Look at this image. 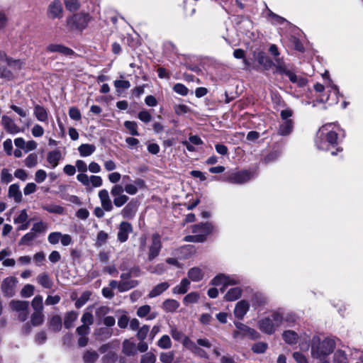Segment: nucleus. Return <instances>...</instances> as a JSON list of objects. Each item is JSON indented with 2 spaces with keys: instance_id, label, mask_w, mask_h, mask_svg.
Instances as JSON below:
<instances>
[{
  "instance_id": "obj_1",
  "label": "nucleus",
  "mask_w": 363,
  "mask_h": 363,
  "mask_svg": "<svg viewBox=\"0 0 363 363\" xmlns=\"http://www.w3.org/2000/svg\"><path fill=\"white\" fill-rule=\"evenodd\" d=\"M311 355L313 358L324 359L330 354L335 348V342L329 337L321 340L318 336H313L311 340Z\"/></svg>"
},
{
  "instance_id": "obj_2",
  "label": "nucleus",
  "mask_w": 363,
  "mask_h": 363,
  "mask_svg": "<svg viewBox=\"0 0 363 363\" xmlns=\"http://www.w3.org/2000/svg\"><path fill=\"white\" fill-rule=\"evenodd\" d=\"M90 19L89 13H77L67 19V24L72 29L82 30L87 26Z\"/></svg>"
},
{
  "instance_id": "obj_3",
  "label": "nucleus",
  "mask_w": 363,
  "mask_h": 363,
  "mask_svg": "<svg viewBox=\"0 0 363 363\" xmlns=\"http://www.w3.org/2000/svg\"><path fill=\"white\" fill-rule=\"evenodd\" d=\"M253 177L251 172L243 170L237 172H231L226 177L225 181L231 184H242L250 181Z\"/></svg>"
},
{
  "instance_id": "obj_4",
  "label": "nucleus",
  "mask_w": 363,
  "mask_h": 363,
  "mask_svg": "<svg viewBox=\"0 0 363 363\" xmlns=\"http://www.w3.org/2000/svg\"><path fill=\"white\" fill-rule=\"evenodd\" d=\"M47 16L50 19H60L63 16V8L60 0H54L48 6Z\"/></svg>"
},
{
  "instance_id": "obj_5",
  "label": "nucleus",
  "mask_w": 363,
  "mask_h": 363,
  "mask_svg": "<svg viewBox=\"0 0 363 363\" xmlns=\"http://www.w3.org/2000/svg\"><path fill=\"white\" fill-rule=\"evenodd\" d=\"M318 137L322 140H325L329 148L330 147H334L337 145V133L332 130L328 131L325 126H323L318 130Z\"/></svg>"
},
{
  "instance_id": "obj_6",
  "label": "nucleus",
  "mask_w": 363,
  "mask_h": 363,
  "mask_svg": "<svg viewBox=\"0 0 363 363\" xmlns=\"http://www.w3.org/2000/svg\"><path fill=\"white\" fill-rule=\"evenodd\" d=\"M139 202L135 199H132L122 209L121 215L125 219H133L138 209Z\"/></svg>"
},
{
  "instance_id": "obj_7",
  "label": "nucleus",
  "mask_w": 363,
  "mask_h": 363,
  "mask_svg": "<svg viewBox=\"0 0 363 363\" xmlns=\"http://www.w3.org/2000/svg\"><path fill=\"white\" fill-rule=\"evenodd\" d=\"M162 248V242L160 236L158 233H155L152 235V245L149 249L148 260L152 261L160 254Z\"/></svg>"
},
{
  "instance_id": "obj_8",
  "label": "nucleus",
  "mask_w": 363,
  "mask_h": 363,
  "mask_svg": "<svg viewBox=\"0 0 363 363\" xmlns=\"http://www.w3.org/2000/svg\"><path fill=\"white\" fill-rule=\"evenodd\" d=\"M133 232L132 225L126 221H123L120 223L118 232L117 234L118 240L121 242H125L128 238V234Z\"/></svg>"
},
{
  "instance_id": "obj_9",
  "label": "nucleus",
  "mask_w": 363,
  "mask_h": 363,
  "mask_svg": "<svg viewBox=\"0 0 363 363\" xmlns=\"http://www.w3.org/2000/svg\"><path fill=\"white\" fill-rule=\"evenodd\" d=\"M16 281V278L13 277H7L3 281L1 289L6 296L11 297L13 296V288Z\"/></svg>"
},
{
  "instance_id": "obj_10",
  "label": "nucleus",
  "mask_w": 363,
  "mask_h": 363,
  "mask_svg": "<svg viewBox=\"0 0 363 363\" xmlns=\"http://www.w3.org/2000/svg\"><path fill=\"white\" fill-rule=\"evenodd\" d=\"M259 328L263 333L271 335L275 332L276 328L272 322V320L267 317L260 320L258 322Z\"/></svg>"
},
{
  "instance_id": "obj_11",
  "label": "nucleus",
  "mask_w": 363,
  "mask_h": 363,
  "mask_svg": "<svg viewBox=\"0 0 363 363\" xmlns=\"http://www.w3.org/2000/svg\"><path fill=\"white\" fill-rule=\"evenodd\" d=\"M213 230V225L211 223H201L199 224L194 225L192 226L193 233H199L200 235H205V238L211 233Z\"/></svg>"
},
{
  "instance_id": "obj_12",
  "label": "nucleus",
  "mask_w": 363,
  "mask_h": 363,
  "mask_svg": "<svg viewBox=\"0 0 363 363\" xmlns=\"http://www.w3.org/2000/svg\"><path fill=\"white\" fill-rule=\"evenodd\" d=\"M47 50L51 52H59L65 56L72 55L74 53L72 49L61 44H50L47 47Z\"/></svg>"
},
{
  "instance_id": "obj_13",
  "label": "nucleus",
  "mask_w": 363,
  "mask_h": 363,
  "mask_svg": "<svg viewBox=\"0 0 363 363\" xmlns=\"http://www.w3.org/2000/svg\"><path fill=\"white\" fill-rule=\"evenodd\" d=\"M257 61L262 66L263 70H269L274 65V62L262 51L257 53Z\"/></svg>"
},
{
  "instance_id": "obj_14",
  "label": "nucleus",
  "mask_w": 363,
  "mask_h": 363,
  "mask_svg": "<svg viewBox=\"0 0 363 363\" xmlns=\"http://www.w3.org/2000/svg\"><path fill=\"white\" fill-rule=\"evenodd\" d=\"M250 308V304L247 301L242 300L239 301L235 308L234 315L238 319H242L245 315L247 313Z\"/></svg>"
},
{
  "instance_id": "obj_15",
  "label": "nucleus",
  "mask_w": 363,
  "mask_h": 363,
  "mask_svg": "<svg viewBox=\"0 0 363 363\" xmlns=\"http://www.w3.org/2000/svg\"><path fill=\"white\" fill-rule=\"evenodd\" d=\"M99 197L103 209L106 211H111L113 209V205L109 198L108 191L106 189L101 190L99 192Z\"/></svg>"
},
{
  "instance_id": "obj_16",
  "label": "nucleus",
  "mask_w": 363,
  "mask_h": 363,
  "mask_svg": "<svg viewBox=\"0 0 363 363\" xmlns=\"http://www.w3.org/2000/svg\"><path fill=\"white\" fill-rule=\"evenodd\" d=\"M2 125L5 130L9 133H17L20 131L19 127H18L13 121L7 116H3L1 119Z\"/></svg>"
},
{
  "instance_id": "obj_17",
  "label": "nucleus",
  "mask_w": 363,
  "mask_h": 363,
  "mask_svg": "<svg viewBox=\"0 0 363 363\" xmlns=\"http://www.w3.org/2000/svg\"><path fill=\"white\" fill-rule=\"evenodd\" d=\"M48 328L54 333H58L62 327V318L59 315H53L48 322Z\"/></svg>"
},
{
  "instance_id": "obj_18",
  "label": "nucleus",
  "mask_w": 363,
  "mask_h": 363,
  "mask_svg": "<svg viewBox=\"0 0 363 363\" xmlns=\"http://www.w3.org/2000/svg\"><path fill=\"white\" fill-rule=\"evenodd\" d=\"M8 196L13 198L16 203H21L22 201V193L19 189L18 184H11L9 188Z\"/></svg>"
},
{
  "instance_id": "obj_19",
  "label": "nucleus",
  "mask_w": 363,
  "mask_h": 363,
  "mask_svg": "<svg viewBox=\"0 0 363 363\" xmlns=\"http://www.w3.org/2000/svg\"><path fill=\"white\" fill-rule=\"evenodd\" d=\"M294 122L292 120L284 121L280 124L278 129V134L283 136L289 135L293 130Z\"/></svg>"
},
{
  "instance_id": "obj_20",
  "label": "nucleus",
  "mask_w": 363,
  "mask_h": 363,
  "mask_svg": "<svg viewBox=\"0 0 363 363\" xmlns=\"http://www.w3.org/2000/svg\"><path fill=\"white\" fill-rule=\"evenodd\" d=\"M10 307L13 311L18 312L28 311L29 302L27 301L12 300L10 302Z\"/></svg>"
},
{
  "instance_id": "obj_21",
  "label": "nucleus",
  "mask_w": 363,
  "mask_h": 363,
  "mask_svg": "<svg viewBox=\"0 0 363 363\" xmlns=\"http://www.w3.org/2000/svg\"><path fill=\"white\" fill-rule=\"evenodd\" d=\"M34 115L41 122H46L48 119L47 110L42 106L36 104L34 106Z\"/></svg>"
},
{
  "instance_id": "obj_22",
  "label": "nucleus",
  "mask_w": 363,
  "mask_h": 363,
  "mask_svg": "<svg viewBox=\"0 0 363 363\" xmlns=\"http://www.w3.org/2000/svg\"><path fill=\"white\" fill-rule=\"evenodd\" d=\"M78 317L77 312L71 311L67 312L65 315L64 318V326L66 329H69L73 326V323L77 320Z\"/></svg>"
},
{
  "instance_id": "obj_23",
  "label": "nucleus",
  "mask_w": 363,
  "mask_h": 363,
  "mask_svg": "<svg viewBox=\"0 0 363 363\" xmlns=\"http://www.w3.org/2000/svg\"><path fill=\"white\" fill-rule=\"evenodd\" d=\"M169 286L168 282H162L157 285H156L149 293L148 296L150 298H153L157 296L162 294L164 291H166Z\"/></svg>"
},
{
  "instance_id": "obj_24",
  "label": "nucleus",
  "mask_w": 363,
  "mask_h": 363,
  "mask_svg": "<svg viewBox=\"0 0 363 363\" xmlns=\"http://www.w3.org/2000/svg\"><path fill=\"white\" fill-rule=\"evenodd\" d=\"M61 159V152L58 150L50 151L48 154L47 160L53 168L57 166Z\"/></svg>"
},
{
  "instance_id": "obj_25",
  "label": "nucleus",
  "mask_w": 363,
  "mask_h": 363,
  "mask_svg": "<svg viewBox=\"0 0 363 363\" xmlns=\"http://www.w3.org/2000/svg\"><path fill=\"white\" fill-rule=\"evenodd\" d=\"M179 307V303L174 299H166L162 303V308L166 312L173 313Z\"/></svg>"
},
{
  "instance_id": "obj_26",
  "label": "nucleus",
  "mask_w": 363,
  "mask_h": 363,
  "mask_svg": "<svg viewBox=\"0 0 363 363\" xmlns=\"http://www.w3.org/2000/svg\"><path fill=\"white\" fill-rule=\"evenodd\" d=\"M122 352L127 356H133L136 353L135 344L128 340H125L123 342Z\"/></svg>"
},
{
  "instance_id": "obj_27",
  "label": "nucleus",
  "mask_w": 363,
  "mask_h": 363,
  "mask_svg": "<svg viewBox=\"0 0 363 363\" xmlns=\"http://www.w3.org/2000/svg\"><path fill=\"white\" fill-rule=\"evenodd\" d=\"M189 285L190 281L188 279L184 278L182 280L180 285L176 286L172 289V292L174 294H184L188 291Z\"/></svg>"
},
{
  "instance_id": "obj_28",
  "label": "nucleus",
  "mask_w": 363,
  "mask_h": 363,
  "mask_svg": "<svg viewBox=\"0 0 363 363\" xmlns=\"http://www.w3.org/2000/svg\"><path fill=\"white\" fill-rule=\"evenodd\" d=\"M282 337L287 344L293 345L297 342L298 335L293 330H286L283 333Z\"/></svg>"
},
{
  "instance_id": "obj_29",
  "label": "nucleus",
  "mask_w": 363,
  "mask_h": 363,
  "mask_svg": "<svg viewBox=\"0 0 363 363\" xmlns=\"http://www.w3.org/2000/svg\"><path fill=\"white\" fill-rule=\"evenodd\" d=\"M242 294V289L240 287L230 289L225 296V299L228 301H233L238 299Z\"/></svg>"
},
{
  "instance_id": "obj_30",
  "label": "nucleus",
  "mask_w": 363,
  "mask_h": 363,
  "mask_svg": "<svg viewBox=\"0 0 363 363\" xmlns=\"http://www.w3.org/2000/svg\"><path fill=\"white\" fill-rule=\"evenodd\" d=\"M78 150L82 157H87L95 152L96 146L92 144H82L78 147Z\"/></svg>"
},
{
  "instance_id": "obj_31",
  "label": "nucleus",
  "mask_w": 363,
  "mask_h": 363,
  "mask_svg": "<svg viewBox=\"0 0 363 363\" xmlns=\"http://www.w3.org/2000/svg\"><path fill=\"white\" fill-rule=\"evenodd\" d=\"M188 277L193 281H199L203 279V274L200 268L193 267L189 270Z\"/></svg>"
},
{
  "instance_id": "obj_32",
  "label": "nucleus",
  "mask_w": 363,
  "mask_h": 363,
  "mask_svg": "<svg viewBox=\"0 0 363 363\" xmlns=\"http://www.w3.org/2000/svg\"><path fill=\"white\" fill-rule=\"evenodd\" d=\"M139 284L137 280H126L119 282V291L124 292L136 287Z\"/></svg>"
},
{
  "instance_id": "obj_33",
  "label": "nucleus",
  "mask_w": 363,
  "mask_h": 363,
  "mask_svg": "<svg viewBox=\"0 0 363 363\" xmlns=\"http://www.w3.org/2000/svg\"><path fill=\"white\" fill-rule=\"evenodd\" d=\"M37 281L39 284L45 289H50L52 286V281L47 273H41L37 277Z\"/></svg>"
},
{
  "instance_id": "obj_34",
  "label": "nucleus",
  "mask_w": 363,
  "mask_h": 363,
  "mask_svg": "<svg viewBox=\"0 0 363 363\" xmlns=\"http://www.w3.org/2000/svg\"><path fill=\"white\" fill-rule=\"evenodd\" d=\"M95 335L97 340L103 341L112 335V330L107 328H101L95 332Z\"/></svg>"
},
{
  "instance_id": "obj_35",
  "label": "nucleus",
  "mask_w": 363,
  "mask_h": 363,
  "mask_svg": "<svg viewBox=\"0 0 363 363\" xmlns=\"http://www.w3.org/2000/svg\"><path fill=\"white\" fill-rule=\"evenodd\" d=\"M235 325L238 330H235L233 332L234 337H238L241 334L243 336H245V335L247 334V333H248V331L250 328L247 325H246L242 323H240V322H235Z\"/></svg>"
},
{
  "instance_id": "obj_36",
  "label": "nucleus",
  "mask_w": 363,
  "mask_h": 363,
  "mask_svg": "<svg viewBox=\"0 0 363 363\" xmlns=\"http://www.w3.org/2000/svg\"><path fill=\"white\" fill-rule=\"evenodd\" d=\"M42 208L45 211L51 213H57L61 215L64 213V208L62 206L55 204L43 205Z\"/></svg>"
},
{
  "instance_id": "obj_37",
  "label": "nucleus",
  "mask_w": 363,
  "mask_h": 363,
  "mask_svg": "<svg viewBox=\"0 0 363 363\" xmlns=\"http://www.w3.org/2000/svg\"><path fill=\"white\" fill-rule=\"evenodd\" d=\"M44 321V315L40 311H35L31 315L30 323L33 326H38L43 324Z\"/></svg>"
},
{
  "instance_id": "obj_38",
  "label": "nucleus",
  "mask_w": 363,
  "mask_h": 363,
  "mask_svg": "<svg viewBox=\"0 0 363 363\" xmlns=\"http://www.w3.org/2000/svg\"><path fill=\"white\" fill-rule=\"evenodd\" d=\"M91 295V292L89 291H84L81 296L75 302V307L77 308H82L86 301L90 298V296Z\"/></svg>"
},
{
  "instance_id": "obj_39",
  "label": "nucleus",
  "mask_w": 363,
  "mask_h": 363,
  "mask_svg": "<svg viewBox=\"0 0 363 363\" xmlns=\"http://www.w3.org/2000/svg\"><path fill=\"white\" fill-rule=\"evenodd\" d=\"M99 358V354L96 351L87 350L83 355L84 363H94Z\"/></svg>"
},
{
  "instance_id": "obj_40",
  "label": "nucleus",
  "mask_w": 363,
  "mask_h": 363,
  "mask_svg": "<svg viewBox=\"0 0 363 363\" xmlns=\"http://www.w3.org/2000/svg\"><path fill=\"white\" fill-rule=\"evenodd\" d=\"M36 238V235L33 232H29L24 235L20 240L19 245H30V242Z\"/></svg>"
},
{
  "instance_id": "obj_41",
  "label": "nucleus",
  "mask_w": 363,
  "mask_h": 363,
  "mask_svg": "<svg viewBox=\"0 0 363 363\" xmlns=\"http://www.w3.org/2000/svg\"><path fill=\"white\" fill-rule=\"evenodd\" d=\"M31 306L35 311H43V296L40 295L36 296L31 302Z\"/></svg>"
},
{
  "instance_id": "obj_42",
  "label": "nucleus",
  "mask_w": 363,
  "mask_h": 363,
  "mask_svg": "<svg viewBox=\"0 0 363 363\" xmlns=\"http://www.w3.org/2000/svg\"><path fill=\"white\" fill-rule=\"evenodd\" d=\"M333 363H347V354L341 350L335 352L333 356Z\"/></svg>"
},
{
  "instance_id": "obj_43",
  "label": "nucleus",
  "mask_w": 363,
  "mask_h": 363,
  "mask_svg": "<svg viewBox=\"0 0 363 363\" xmlns=\"http://www.w3.org/2000/svg\"><path fill=\"white\" fill-rule=\"evenodd\" d=\"M124 126L125 127L126 129H128L130 131V133L132 135H135V136L139 135V133L137 130L138 125H137L136 122L126 121L124 122Z\"/></svg>"
},
{
  "instance_id": "obj_44",
  "label": "nucleus",
  "mask_w": 363,
  "mask_h": 363,
  "mask_svg": "<svg viewBox=\"0 0 363 363\" xmlns=\"http://www.w3.org/2000/svg\"><path fill=\"white\" fill-rule=\"evenodd\" d=\"M275 62L276 63H274V67H275L276 70L274 72L282 74L284 72H286V70L288 69L282 58H276Z\"/></svg>"
},
{
  "instance_id": "obj_45",
  "label": "nucleus",
  "mask_w": 363,
  "mask_h": 363,
  "mask_svg": "<svg viewBox=\"0 0 363 363\" xmlns=\"http://www.w3.org/2000/svg\"><path fill=\"white\" fill-rule=\"evenodd\" d=\"M267 347L268 345L266 342H259L252 345V350L256 354H262L265 352Z\"/></svg>"
},
{
  "instance_id": "obj_46",
  "label": "nucleus",
  "mask_w": 363,
  "mask_h": 363,
  "mask_svg": "<svg viewBox=\"0 0 363 363\" xmlns=\"http://www.w3.org/2000/svg\"><path fill=\"white\" fill-rule=\"evenodd\" d=\"M199 298V294L197 292H191L184 296L183 302L187 305L189 303H194L198 301Z\"/></svg>"
},
{
  "instance_id": "obj_47",
  "label": "nucleus",
  "mask_w": 363,
  "mask_h": 363,
  "mask_svg": "<svg viewBox=\"0 0 363 363\" xmlns=\"http://www.w3.org/2000/svg\"><path fill=\"white\" fill-rule=\"evenodd\" d=\"M184 240L186 242H203L206 241L205 235H186L184 237Z\"/></svg>"
},
{
  "instance_id": "obj_48",
  "label": "nucleus",
  "mask_w": 363,
  "mask_h": 363,
  "mask_svg": "<svg viewBox=\"0 0 363 363\" xmlns=\"http://www.w3.org/2000/svg\"><path fill=\"white\" fill-rule=\"evenodd\" d=\"M315 143L318 150L325 151L329 150L328 144L326 143L325 140H322L321 138L318 137V131L317 132L316 134Z\"/></svg>"
},
{
  "instance_id": "obj_49",
  "label": "nucleus",
  "mask_w": 363,
  "mask_h": 363,
  "mask_svg": "<svg viewBox=\"0 0 363 363\" xmlns=\"http://www.w3.org/2000/svg\"><path fill=\"white\" fill-rule=\"evenodd\" d=\"M157 345L162 349H169L172 346V342L169 337L167 335H163L158 341Z\"/></svg>"
},
{
  "instance_id": "obj_50",
  "label": "nucleus",
  "mask_w": 363,
  "mask_h": 363,
  "mask_svg": "<svg viewBox=\"0 0 363 363\" xmlns=\"http://www.w3.org/2000/svg\"><path fill=\"white\" fill-rule=\"evenodd\" d=\"M227 277L223 274L216 276L211 281V284L213 286L226 285Z\"/></svg>"
},
{
  "instance_id": "obj_51",
  "label": "nucleus",
  "mask_w": 363,
  "mask_h": 363,
  "mask_svg": "<svg viewBox=\"0 0 363 363\" xmlns=\"http://www.w3.org/2000/svg\"><path fill=\"white\" fill-rule=\"evenodd\" d=\"M118 359L116 353L114 352H109L103 356L101 361L102 363H116Z\"/></svg>"
},
{
  "instance_id": "obj_52",
  "label": "nucleus",
  "mask_w": 363,
  "mask_h": 363,
  "mask_svg": "<svg viewBox=\"0 0 363 363\" xmlns=\"http://www.w3.org/2000/svg\"><path fill=\"white\" fill-rule=\"evenodd\" d=\"M34 286L31 284H26L21 291V296L24 298L31 296L34 292Z\"/></svg>"
},
{
  "instance_id": "obj_53",
  "label": "nucleus",
  "mask_w": 363,
  "mask_h": 363,
  "mask_svg": "<svg viewBox=\"0 0 363 363\" xmlns=\"http://www.w3.org/2000/svg\"><path fill=\"white\" fill-rule=\"evenodd\" d=\"M138 330V333H137L138 339L140 341H143L146 338V337L150 331V327H149V325H144L142 328H139Z\"/></svg>"
},
{
  "instance_id": "obj_54",
  "label": "nucleus",
  "mask_w": 363,
  "mask_h": 363,
  "mask_svg": "<svg viewBox=\"0 0 363 363\" xmlns=\"http://www.w3.org/2000/svg\"><path fill=\"white\" fill-rule=\"evenodd\" d=\"M281 151L278 150H272L267 155L264 159L265 163H269L276 160L280 155Z\"/></svg>"
},
{
  "instance_id": "obj_55",
  "label": "nucleus",
  "mask_w": 363,
  "mask_h": 363,
  "mask_svg": "<svg viewBox=\"0 0 363 363\" xmlns=\"http://www.w3.org/2000/svg\"><path fill=\"white\" fill-rule=\"evenodd\" d=\"M26 165L29 167H35L38 163V157L35 153L30 154L25 160Z\"/></svg>"
},
{
  "instance_id": "obj_56",
  "label": "nucleus",
  "mask_w": 363,
  "mask_h": 363,
  "mask_svg": "<svg viewBox=\"0 0 363 363\" xmlns=\"http://www.w3.org/2000/svg\"><path fill=\"white\" fill-rule=\"evenodd\" d=\"M65 5L66 9L70 11H77L79 8L78 0H65Z\"/></svg>"
},
{
  "instance_id": "obj_57",
  "label": "nucleus",
  "mask_w": 363,
  "mask_h": 363,
  "mask_svg": "<svg viewBox=\"0 0 363 363\" xmlns=\"http://www.w3.org/2000/svg\"><path fill=\"white\" fill-rule=\"evenodd\" d=\"M0 77L11 80L13 79V74L5 66L0 64Z\"/></svg>"
},
{
  "instance_id": "obj_58",
  "label": "nucleus",
  "mask_w": 363,
  "mask_h": 363,
  "mask_svg": "<svg viewBox=\"0 0 363 363\" xmlns=\"http://www.w3.org/2000/svg\"><path fill=\"white\" fill-rule=\"evenodd\" d=\"M275 328L279 326L284 320V316L279 311H275L272 314V318Z\"/></svg>"
},
{
  "instance_id": "obj_59",
  "label": "nucleus",
  "mask_w": 363,
  "mask_h": 363,
  "mask_svg": "<svg viewBox=\"0 0 363 363\" xmlns=\"http://www.w3.org/2000/svg\"><path fill=\"white\" fill-rule=\"evenodd\" d=\"M114 86L117 89V91H120V89H128L130 87V83L128 80H116Z\"/></svg>"
},
{
  "instance_id": "obj_60",
  "label": "nucleus",
  "mask_w": 363,
  "mask_h": 363,
  "mask_svg": "<svg viewBox=\"0 0 363 363\" xmlns=\"http://www.w3.org/2000/svg\"><path fill=\"white\" fill-rule=\"evenodd\" d=\"M174 354L173 352H162L160 354V361L163 363H172L174 360Z\"/></svg>"
},
{
  "instance_id": "obj_61",
  "label": "nucleus",
  "mask_w": 363,
  "mask_h": 363,
  "mask_svg": "<svg viewBox=\"0 0 363 363\" xmlns=\"http://www.w3.org/2000/svg\"><path fill=\"white\" fill-rule=\"evenodd\" d=\"M28 216L27 211L26 209H23L21 211L20 214L17 217L14 218L13 222L16 224L28 222Z\"/></svg>"
},
{
  "instance_id": "obj_62",
  "label": "nucleus",
  "mask_w": 363,
  "mask_h": 363,
  "mask_svg": "<svg viewBox=\"0 0 363 363\" xmlns=\"http://www.w3.org/2000/svg\"><path fill=\"white\" fill-rule=\"evenodd\" d=\"M13 180L11 174L9 172L8 169L4 168L1 172V181L2 183L8 184Z\"/></svg>"
},
{
  "instance_id": "obj_63",
  "label": "nucleus",
  "mask_w": 363,
  "mask_h": 363,
  "mask_svg": "<svg viewBox=\"0 0 363 363\" xmlns=\"http://www.w3.org/2000/svg\"><path fill=\"white\" fill-rule=\"evenodd\" d=\"M156 356L152 352H147L141 357L140 363H155Z\"/></svg>"
},
{
  "instance_id": "obj_64",
  "label": "nucleus",
  "mask_w": 363,
  "mask_h": 363,
  "mask_svg": "<svg viewBox=\"0 0 363 363\" xmlns=\"http://www.w3.org/2000/svg\"><path fill=\"white\" fill-rule=\"evenodd\" d=\"M129 197L125 194L117 196L113 199V204L116 207H121L128 201Z\"/></svg>"
}]
</instances>
